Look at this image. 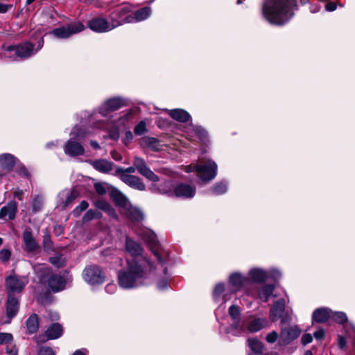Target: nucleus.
<instances>
[{
    "label": "nucleus",
    "mask_w": 355,
    "mask_h": 355,
    "mask_svg": "<svg viewBox=\"0 0 355 355\" xmlns=\"http://www.w3.org/2000/svg\"><path fill=\"white\" fill-rule=\"evenodd\" d=\"M92 165L97 171L107 173L112 170V163L105 159H98L92 162Z\"/></svg>",
    "instance_id": "c9c22d12"
},
{
    "label": "nucleus",
    "mask_w": 355,
    "mask_h": 355,
    "mask_svg": "<svg viewBox=\"0 0 355 355\" xmlns=\"http://www.w3.org/2000/svg\"><path fill=\"white\" fill-rule=\"evenodd\" d=\"M110 195L115 204L120 207L122 210L128 207L130 203L128 199L116 188L111 189Z\"/></svg>",
    "instance_id": "bb28decb"
},
{
    "label": "nucleus",
    "mask_w": 355,
    "mask_h": 355,
    "mask_svg": "<svg viewBox=\"0 0 355 355\" xmlns=\"http://www.w3.org/2000/svg\"><path fill=\"white\" fill-rule=\"evenodd\" d=\"M28 284V279L26 277H19L12 275L6 280V288L8 295L13 296L15 293H20L23 291L25 286Z\"/></svg>",
    "instance_id": "4468645a"
},
{
    "label": "nucleus",
    "mask_w": 355,
    "mask_h": 355,
    "mask_svg": "<svg viewBox=\"0 0 355 355\" xmlns=\"http://www.w3.org/2000/svg\"><path fill=\"white\" fill-rule=\"evenodd\" d=\"M248 345L253 352L252 353H261L263 349V344L257 339H249Z\"/></svg>",
    "instance_id": "c03bdc74"
},
{
    "label": "nucleus",
    "mask_w": 355,
    "mask_h": 355,
    "mask_svg": "<svg viewBox=\"0 0 355 355\" xmlns=\"http://www.w3.org/2000/svg\"><path fill=\"white\" fill-rule=\"evenodd\" d=\"M77 193L76 191H63L59 194L60 206L62 209L67 208L76 198Z\"/></svg>",
    "instance_id": "7c9ffc66"
},
{
    "label": "nucleus",
    "mask_w": 355,
    "mask_h": 355,
    "mask_svg": "<svg viewBox=\"0 0 355 355\" xmlns=\"http://www.w3.org/2000/svg\"><path fill=\"white\" fill-rule=\"evenodd\" d=\"M196 193V187L193 184H179V198H192Z\"/></svg>",
    "instance_id": "c756f323"
},
{
    "label": "nucleus",
    "mask_w": 355,
    "mask_h": 355,
    "mask_svg": "<svg viewBox=\"0 0 355 355\" xmlns=\"http://www.w3.org/2000/svg\"><path fill=\"white\" fill-rule=\"evenodd\" d=\"M295 0H267L262 6V15L271 24L282 26L294 15Z\"/></svg>",
    "instance_id": "f03ea898"
},
{
    "label": "nucleus",
    "mask_w": 355,
    "mask_h": 355,
    "mask_svg": "<svg viewBox=\"0 0 355 355\" xmlns=\"http://www.w3.org/2000/svg\"><path fill=\"white\" fill-rule=\"evenodd\" d=\"M19 307V303L17 298L14 296L8 295V300L6 303V320L2 321L3 324H8L11 320L17 315Z\"/></svg>",
    "instance_id": "a211bd4d"
},
{
    "label": "nucleus",
    "mask_w": 355,
    "mask_h": 355,
    "mask_svg": "<svg viewBox=\"0 0 355 355\" xmlns=\"http://www.w3.org/2000/svg\"><path fill=\"white\" fill-rule=\"evenodd\" d=\"M15 158L10 154H3L0 155V165L2 168L8 170L12 168L15 164Z\"/></svg>",
    "instance_id": "ea45409f"
},
{
    "label": "nucleus",
    "mask_w": 355,
    "mask_h": 355,
    "mask_svg": "<svg viewBox=\"0 0 355 355\" xmlns=\"http://www.w3.org/2000/svg\"><path fill=\"white\" fill-rule=\"evenodd\" d=\"M266 322L261 318H251L248 320H243V324L245 329V334L247 331L256 332L263 329Z\"/></svg>",
    "instance_id": "5701e85b"
},
{
    "label": "nucleus",
    "mask_w": 355,
    "mask_h": 355,
    "mask_svg": "<svg viewBox=\"0 0 355 355\" xmlns=\"http://www.w3.org/2000/svg\"><path fill=\"white\" fill-rule=\"evenodd\" d=\"M324 330L320 328L314 332L313 336L316 340H322L324 337Z\"/></svg>",
    "instance_id": "338daca9"
},
{
    "label": "nucleus",
    "mask_w": 355,
    "mask_h": 355,
    "mask_svg": "<svg viewBox=\"0 0 355 355\" xmlns=\"http://www.w3.org/2000/svg\"><path fill=\"white\" fill-rule=\"evenodd\" d=\"M85 29V26L80 21H76L69 24L67 26H61L52 31L55 37L60 39H67L71 35L78 33Z\"/></svg>",
    "instance_id": "ddd939ff"
},
{
    "label": "nucleus",
    "mask_w": 355,
    "mask_h": 355,
    "mask_svg": "<svg viewBox=\"0 0 355 355\" xmlns=\"http://www.w3.org/2000/svg\"><path fill=\"white\" fill-rule=\"evenodd\" d=\"M331 310L329 308H320L313 313V320L318 323H324L331 318Z\"/></svg>",
    "instance_id": "c85d7f7f"
},
{
    "label": "nucleus",
    "mask_w": 355,
    "mask_h": 355,
    "mask_svg": "<svg viewBox=\"0 0 355 355\" xmlns=\"http://www.w3.org/2000/svg\"><path fill=\"white\" fill-rule=\"evenodd\" d=\"M146 131V123L144 121H141L134 128V132L137 135H142Z\"/></svg>",
    "instance_id": "8fccbe9b"
},
{
    "label": "nucleus",
    "mask_w": 355,
    "mask_h": 355,
    "mask_svg": "<svg viewBox=\"0 0 355 355\" xmlns=\"http://www.w3.org/2000/svg\"><path fill=\"white\" fill-rule=\"evenodd\" d=\"M275 288V285L271 284L262 285L258 290V297L263 302H267L269 297L272 295Z\"/></svg>",
    "instance_id": "f704fd0d"
},
{
    "label": "nucleus",
    "mask_w": 355,
    "mask_h": 355,
    "mask_svg": "<svg viewBox=\"0 0 355 355\" xmlns=\"http://www.w3.org/2000/svg\"><path fill=\"white\" fill-rule=\"evenodd\" d=\"M88 207L87 202L83 200L80 202V204L76 207V209L73 211V214L75 216H79L80 214L85 211Z\"/></svg>",
    "instance_id": "603ef678"
},
{
    "label": "nucleus",
    "mask_w": 355,
    "mask_h": 355,
    "mask_svg": "<svg viewBox=\"0 0 355 355\" xmlns=\"http://www.w3.org/2000/svg\"><path fill=\"white\" fill-rule=\"evenodd\" d=\"M331 318L335 322L344 324L347 321L346 314L342 311H332L331 314Z\"/></svg>",
    "instance_id": "37998d69"
},
{
    "label": "nucleus",
    "mask_w": 355,
    "mask_h": 355,
    "mask_svg": "<svg viewBox=\"0 0 355 355\" xmlns=\"http://www.w3.org/2000/svg\"><path fill=\"white\" fill-rule=\"evenodd\" d=\"M150 8L149 7L143 8L137 10L136 12L132 10V18L134 19V23L147 19L150 16Z\"/></svg>",
    "instance_id": "4c0bfd02"
},
{
    "label": "nucleus",
    "mask_w": 355,
    "mask_h": 355,
    "mask_svg": "<svg viewBox=\"0 0 355 355\" xmlns=\"http://www.w3.org/2000/svg\"><path fill=\"white\" fill-rule=\"evenodd\" d=\"M338 345L340 349H344L347 345V340L345 336L339 335L338 336Z\"/></svg>",
    "instance_id": "0e129e2a"
},
{
    "label": "nucleus",
    "mask_w": 355,
    "mask_h": 355,
    "mask_svg": "<svg viewBox=\"0 0 355 355\" xmlns=\"http://www.w3.org/2000/svg\"><path fill=\"white\" fill-rule=\"evenodd\" d=\"M196 136L203 144H206L209 141L208 132L202 126H190L189 131H186L185 138L187 139L192 140Z\"/></svg>",
    "instance_id": "aec40b11"
},
{
    "label": "nucleus",
    "mask_w": 355,
    "mask_h": 355,
    "mask_svg": "<svg viewBox=\"0 0 355 355\" xmlns=\"http://www.w3.org/2000/svg\"><path fill=\"white\" fill-rule=\"evenodd\" d=\"M186 173L196 172L199 184H207L216 178L218 174V165L211 159H200L199 163L182 166Z\"/></svg>",
    "instance_id": "7ed1b4c3"
},
{
    "label": "nucleus",
    "mask_w": 355,
    "mask_h": 355,
    "mask_svg": "<svg viewBox=\"0 0 355 355\" xmlns=\"http://www.w3.org/2000/svg\"><path fill=\"white\" fill-rule=\"evenodd\" d=\"M125 250L132 257H135L134 259L143 260L144 258L141 259L137 258L142 255L143 248L139 243L129 237L125 239Z\"/></svg>",
    "instance_id": "393cba45"
},
{
    "label": "nucleus",
    "mask_w": 355,
    "mask_h": 355,
    "mask_svg": "<svg viewBox=\"0 0 355 355\" xmlns=\"http://www.w3.org/2000/svg\"><path fill=\"white\" fill-rule=\"evenodd\" d=\"M94 205L100 209H102L105 211H106V210L107 209V208L109 207V206L110 205L109 203H107L106 201H104L103 200H96L95 202H94Z\"/></svg>",
    "instance_id": "13d9d810"
},
{
    "label": "nucleus",
    "mask_w": 355,
    "mask_h": 355,
    "mask_svg": "<svg viewBox=\"0 0 355 355\" xmlns=\"http://www.w3.org/2000/svg\"><path fill=\"white\" fill-rule=\"evenodd\" d=\"M94 188L97 193L102 196L106 193L107 184L102 182H98L94 184Z\"/></svg>",
    "instance_id": "5fc2aeb1"
},
{
    "label": "nucleus",
    "mask_w": 355,
    "mask_h": 355,
    "mask_svg": "<svg viewBox=\"0 0 355 355\" xmlns=\"http://www.w3.org/2000/svg\"><path fill=\"white\" fill-rule=\"evenodd\" d=\"M278 333L275 331L270 332L266 336V340L269 343H275L278 338Z\"/></svg>",
    "instance_id": "052dcab7"
},
{
    "label": "nucleus",
    "mask_w": 355,
    "mask_h": 355,
    "mask_svg": "<svg viewBox=\"0 0 355 355\" xmlns=\"http://www.w3.org/2000/svg\"><path fill=\"white\" fill-rule=\"evenodd\" d=\"M17 211V204L14 201L9 202L0 210V218L3 220H12Z\"/></svg>",
    "instance_id": "cd10ccee"
},
{
    "label": "nucleus",
    "mask_w": 355,
    "mask_h": 355,
    "mask_svg": "<svg viewBox=\"0 0 355 355\" xmlns=\"http://www.w3.org/2000/svg\"><path fill=\"white\" fill-rule=\"evenodd\" d=\"M121 179L124 183L135 189L144 191L146 189L145 184L137 176L130 174L121 173Z\"/></svg>",
    "instance_id": "b1692460"
},
{
    "label": "nucleus",
    "mask_w": 355,
    "mask_h": 355,
    "mask_svg": "<svg viewBox=\"0 0 355 355\" xmlns=\"http://www.w3.org/2000/svg\"><path fill=\"white\" fill-rule=\"evenodd\" d=\"M122 213L132 221H139L143 219L142 212L136 207H133L130 203L129 206L121 210Z\"/></svg>",
    "instance_id": "473e14b6"
},
{
    "label": "nucleus",
    "mask_w": 355,
    "mask_h": 355,
    "mask_svg": "<svg viewBox=\"0 0 355 355\" xmlns=\"http://www.w3.org/2000/svg\"><path fill=\"white\" fill-rule=\"evenodd\" d=\"M235 293L230 286L223 282L216 284L212 292V297L214 303L218 305L216 310V315H218L220 311L225 309V304L230 300L232 295Z\"/></svg>",
    "instance_id": "39448f33"
},
{
    "label": "nucleus",
    "mask_w": 355,
    "mask_h": 355,
    "mask_svg": "<svg viewBox=\"0 0 355 355\" xmlns=\"http://www.w3.org/2000/svg\"><path fill=\"white\" fill-rule=\"evenodd\" d=\"M37 355H55V354L51 347H43L40 349Z\"/></svg>",
    "instance_id": "bf43d9fd"
},
{
    "label": "nucleus",
    "mask_w": 355,
    "mask_h": 355,
    "mask_svg": "<svg viewBox=\"0 0 355 355\" xmlns=\"http://www.w3.org/2000/svg\"><path fill=\"white\" fill-rule=\"evenodd\" d=\"M313 340V336L310 334H305L302 336L301 343L303 345L309 344Z\"/></svg>",
    "instance_id": "680f3d73"
},
{
    "label": "nucleus",
    "mask_w": 355,
    "mask_h": 355,
    "mask_svg": "<svg viewBox=\"0 0 355 355\" xmlns=\"http://www.w3.org/2000/svg\"><path fill=\"white\" fill-rule=\"evenodd\" d=\"M133 165L136 167L137 171L148 179L150 181L156 182L159 180L158 176L152 171L147 166L144 159L139 157H135Z\"/></svg>",
    "instance_id": "f3484780"
},
{
    "label": "nucleus",
    "mask_w": 355,
    "mask_h": 355,
    "mask_svg": "<svg viewBox=\"0 0 355 355\" xmlns=\"http://www.w3.org/2000/svg\"><path fill=\"white\" fill-rule=\"evenodd\" d=\"M228 314L231 318V324L226 328L225 332L239 336L243 334L245 329L241 320V309L236 304L231 305L228 309Z\"/></svg>",
    "instance_id": "1a4fd4ad"
},
{
    "label": "nucleus",
    "mask_w": 355,
    "mask_h": 355,
    "mask_svg": "<svg viewBox=\"0 0 355 355\" xmlns=\"http://www.w3.org/2000/svg\"><path fill=\"white\" fill-rule=\"evenodd\" d=\"M50 262L58 268H60L64 265V259L62 256L51 257Z\"/></svg>",
    "instance_id": "864d4df0"
},
{
    "label": "nucleus",
    "mask_w": 355,
    "mask_h": 355,
    "mask_svg": "<svg viewBox=\"0 0 355 355\" xmlns=\"http://www.w3.org/2000/svg\"><path fill=\"white\" fill-rule=\"evenodd\" d=\"M89 28L93 31L98 33L107 32L114 28L112 24H109L108 21L103 18H94L89 21Z\"/></svg>",
    "instance_id": "412c9836"
},
{
    "label": "nucleus",
    "mask_w": 355,
    "mask_h": 355,
    "mask_svg": "<svg viewBox=\"0 0 355 355\" xmlns=\"http://www.w3.org/2000/svg\"><path fill=\"white\" fill-rule=\"evenodd\" d=\"M43 40H40L37 42L36 49H34V44H33L31 42H26L17 46H9L6 48V51L8 53L14 52L16 56V59H26L37 53L43 47Z\"/></svg>",
    "instance_id": "423d86ee"
},
{
    "label": "nucleus",
    "mask_w": 355,
    "mask_h": 355,
    "mask_svg": "<svg viewBox=\"0 0 355 355\" xmlns=\"http://www.w3.org/2000/svg\"><path fill=\"white\" fill-rule=\"evenodd\" d=\"M125 105V100L119 97L110 98L105 101L100 107L99 112L103 116H106L109 112L119 109Z\"/></svg>",
    "instance_id": "6ab92c4d"
},
{
    "label": "nucleus",
    "mask_w": 355,
    "mask_h": 355,
    "mask_svg": "<svg viewBox=\"0 0 355 355\" xmlns=\"http://www.w3.org/2000/svg\"><path fill=\"white\" fill-rule=\"evenodd\" d=\"M133 138V135L132 133V132L130 131H127L125 133V135L123 138V144L125 145V146H128L132 141Z\"/></svg>",
    "instance_id": "e2e57ef3"
},
{
    "label": "nucleus",
    "mask_w": 355,
    "mask_h": 355,
    "mask_svg": "<svg viewBox=\"0 0 355 355\" xmlns=\"http://www.w3.org/2000/svg\"><path fill=\"white\" fill-rule=\"evenodd\" d=\"M38 318L36 314L31 315L26 321V327L28 334L35 333L38 329Z\"/></svg>",
    "instance_id": "a19ab883"
},
{
    "label": "nucleus",
    "mask_w": 355,
    "mask_h": 355,
    "mask_svg": "<svg viewBox=\"0 0 355 355\" xmlns=\"http://www.w3.org/2000/svg\"><path fill=\"white\" fill-rule=\"evenodd\" d=\"M43 245L45 250H53V243L49 235L44 236Z\"/></svg>",
    "instance_id": "6e6d98bb"
},
{
    "label": "nucleus",
    "mask_w": 355,
    "mask_h": 355,
    "mask_svg": "<svg viewBox=\"0 0 355 355\" xmlns=\"http://www.w3.org/2000/svg\"><path fill=\"white\" fill-rule=\"evenodd\" d=\"M11 256V252L10 250L6 249H3L0 251V260L3 262H6L9 260Z\"/></svg>",
    "instance_id": "4d7b16f0"
},
{
    "label": "nucleus",
    "mask_w": 355,
    "mask_h": 355,
    "mask_svg": "<svg viewBox=\"0 0 355 355\" xmlns=\"http://www.w3.org/2000/svg\"><path fill=\"white\" fill-rule=\"evenodd\" d=\"M23 240L25 245V248L28 252H34L39 247L30 230H25L24 232Z\"/></svg>",
    "instance_id": "2f4dec72"
},
{
    "label": "nucleus",
    "mask_w": 355,
    "mask_h": 355,
    "mask_svg": "<svg viewBox=\"0 0 355 355\" xmlns=\"http://www.w3.org/2000/svg\"><path fill=\"white\" fill-rule=\"evenodd\" d=\"M71 138L66 143L64 150L67 155L71 157L83 155L84 147L78 141L86 137V133L78 127H74L71 132Z\"/></svg>",
    "instance_id": "20e7f679"
},
{
    "label": "nucleus",
    "mask_w": 355,
    "mask_h": 355,
    "mask_svg": "<svg viewBox=\"0 0 355 355\" xmlns=\"http://www.w3.org/2000/svg\"><path fill=\"white\" fill-rule=\"evenodd\" d=\"M228 283L231 289L236 293L239 291L243 290L248 295L255 296L257 293L250 290L249 285V278L241 272H234L228 277Z\"/></svg>",
    "instance_id": "6e6552de"
},
{
    "label": "nucleus",
    "mask_w": 355,
    "mask_h": 355,
    "mask_svg": "<svg viewBox=\"0 0 355 355\" xmlns=\"http://www.w3.org/2000/svg\"><path fill=\"white\" fill-rule=\"evenodd\" d=\"M286 303L287 301L284 298L274 302L270 310V319L272 322L280 320L282 324H286L291 320L289 312L285 310Z\"/></svg>",
    "instance_id": "9b49d317"
},
{
    "label": "nucleus",
    "mask_w": 355,
    "mask_h": 355,
    "mask_svg": "<svg viewBox=\"0 0 355 355\" xmlns=\"http://www.w3.org/2000/svg\"><path fill=\"white\" fill-rule=\"evenodd\" d=\"M140 144L143 147L149 148L153 151H159L162 150V145L158 139L150 137H144L140 139Z\"/></svg>",
    "instance_id": "72a5a7b5"
},
{
    "label": "nucleus",
    "mask_w": 355,
    "mask_h": 355,
    "mask_svg": "<svg viewBox=\"0 0 355 355\" xmlns=\"http://www.w3.org/2000/svg\"><path fill=\"white\" fill-rule=\"evenodd\" d=\"M210 191L215 195H223L227 191V183L225 181L218 182L210 188Z\"/></svg>",
    "instance_id": "58836bf2"
},
{
    "label": "nucleus",
    "mask_w": 355,
    "mask_h": 355,
    "mask_svg": "<svg viewBox=\"0 0 355 355\" xmlns=\"http://www.w3.org/2000/svg\"><path fill=\"white\" fill-rule=\"evenodd\" d=\"M267 271L268 274V279L270 278L274 281H278L282 277L281 271L276 268H270Z\"/></svg>",
    "instance_id": "de8ad7c7"
},
{
    "label": "nucleus",
    "mask_w": 355,
    "mask_h": 355,
    "mask_svg": "<svg viewBox=\"0 0 355 355\" xmlns=\"http://www.w3.org/2000/svg\"><path fill=\"white\" fill-rule=\"evenodd\" d=\"M190 126H194L191 115L186 110L179 109V132H182V136L186 137V131H189Z\"/></svg>",
    "instance_id": "4be33fe9"
},
{
    "label": "nucleus",
    "mask_w": 355,
    "mask_h": 355,
    "mask_svg": "<svg viewBox=\"0 0 355 355\" xmlns=\"http://www.w3.org/2000/svg\"><path fill=\"white\" fill-rule=\"evenodd\" d=\"M83 277L87 283L94 286L103 284L105 279V275L99 266L91 265L84 269Z\"/></svg>",
    "instance_id": "f8f14e48"
},
{
    "label": "nucleus",
    "mask_w": 355,
    "mask_h": 355,
    "mask_svg": "<svg viewBox=\"0 0 355 355\" xmlns=\"http://www.w3.org/2000/svg\"><path fill=\"white\" fill-rule=\"evenodd\" d=\"M66 283V279L59 275H53L48 279L49 287L55 293L63 290Z\"/></svg>",
    "instance_id": "a878e982"
},
{
    "label": "nucleus",
    "mask_w": 355,
    "mask_h": 355,
    "mask_svg": "<svg viewBox=\"0 0 355 355\" xmlns=\"http://www.w3.org/2000/svg\"><path fill=\"white\" fill-rule=\"evenodd\" d=\"M62 334V328L58 323L52 324L46 331V336L48 339H56Z\"/></svg>",
    "instance_id": "e433bc0d"
},
{
    "label": "nucleus",
    "mask_w": 355,
    "mask_h": 355,
    "mask_svg": "<svg viewBox=\"0 0 355 355\" xmlns=\"http://www.w3.org/2000/svg\"><path fill=\"white\" fill-rule=\"evenodd\" d=\"M247 277L249 278V285L250 290L254 287V284H261L265 282L268 279L267 270L260 267H252L247 272Z\"/></svg>",
    "instance_id": "dca6fc26"
},
{
    "label": "nucleus",
    "mask_w": 355,
    "mask_h": 355,
    "mask_svg": "<svg viewBox=\"0 0 355 355\" xmlns=\"http://www.w3.org/2000/svg\"><path fill=\"white\" fill-rule=\"evenodd\" d=\"M132 10V7L130 4H124L116 8L111 14L112 27L114 28L124 23H134Z\"/></svg>",
    "instance_id": "9d476101"
},
{
    "label": "nucleus",
    "mask_w": 355,
    "mask_h": 355,
    "mask_svg": "<svg viewBox=\"0 0 355 355\" xmlns=\"http://www.w3.org/2000/svg\"><path fill=\"white\" fill-rule=\"evenodd\" d=\"M143 239L149 245L158 262L162 265L164 264L168 256V252L159 245L156 234L151 230H147L143 234Z\"/></svg>",
    "instance_id": "0eeeda50"
},
{
    "label": "nucleus",
    "mask_w": 355,
    "mask_h": 355,
    "mask_svg": "<svg viewBox=\"0 0 355 355\" xmlns=\"http://www.w3.org/2000/svg\"><path fill=\"white\" fill-rule=\"evenodd\" d=\"M43 205V198L40 196H37L34 198L32 207L34 212H37L41 210Z\"/></svg>",
    "instance_id": "a18cd8bd"
},
{
    "label": "nucleus",
    "mask_w": 355,
    "mask_h": 355,
    "mask_svg": "<svg viewBox=\"0 0 355 355\" xmlns=\"http://www.w3.org/2000/svg\"><path fill=\"white\" fill-rule=\"evenodd\" d=\"M156 123L161 128H164L168 125V123L162 117H159L157 119Z\"/></svg>",
    "instance_id": "774afa93"
},
{
    "label": "nucleus",
    "mask_w": 355,
    "mask_h": 355,
    "mask_svg": "<svg viewBox=\"0 0 355 355\" xmlns=\"http://www.w3.org/2000/svg\"><path fill=\"white\" fill-rule=\"evenodd\" d=\"M168 281L167 279H160L157 282V288L160 290H164L168 287Z\"/></svg>",
    "instance_id": "69168bd1"
},
{
    "label": "nucleus",
    "mask_w": 355,
    "mask_h": 355,
    "mask_svg": "<svg viewBox=\"0 0 355 355\" xmlns=\"http://www.w3.org/2000/svg\"><path fill=\"white\" fill-rule=\"evenodd\" d=\"M302 333V330L297 325L282 327L279 338V345H287L297 338Z\"/></svg>",
    "instance_id": "2eb2a0df"
},
{
    "label": "nucleus",
    "mask_w": 355,
    "mask_h": 355,
    "mask_svg": "<svg viewBox=\"0 0 355 355\" xmlns=\"http://www.w3.org/2000/svg\"><path fill=\"white\" fill-rule=\"evenodd\" d=\"M146 265L153 268L152 262L146 257L143 260H127L126 268L118 272L119 285L123 288L130 289L144 284L148 276Z\"/></svg>",
    "instance_id": "f257e3e1"
},
{
    "label": "nucleus",
    "mask_w": 355,
    "mask_h": 355,
    "mask_svg": "<svg viewBox=\"0 0 355 355\" xmlns=\"http://www.w3.org/2000/svg\"><path fill=\"white\" fill-rule=\"evenodd\" d=\"M35 272L40 281H43L45 277L49 274L50 270L46 266L40 264L34 267Z\"/></svg>",
    "instance_id": "79ce46f5"
},
{
    "label": "nucleus",
    "mask_w": 355,
    "mask_h": 355,
    "mask_svg": "<svg viewBox=\"0 0 355 355\" xmlns=\"http://www.w3.org/2000/svg\"><path fill=\"white\" fill-rule=\"evenodd\" d=\"M13 337L12 334L8 333H0V345H9L12 343Z\"/></svg>",
    "instance_id": "3c124183"
},
{
    "label": "nucleus",
    "mask_w": 355,
    "mask_h": 355,
    "mask_svg": "<svg viewBox=\"0 0 355 355\" xmlns=\"http://www.w3.org/2000/svg\"><path fill=\"white\" fill-rule=\"evenodd\" d=\"M101 216V214L100 212L96 211L92 209H89L84 215V216L83 218V222H87L89 220H92L94 218H100Z\"/></svg>",
    "instance_id": "49530a36"
},
{
    "label": "nucleus",
    "mask_w": 355,
    "mask_h": 355,
    "mask_svg": "<svg viewBox=\"0 0 355 355\" xmlns=\"http://www.w3.org/2000/svg\"><path fill=\"white\" fill-rule=\"evenodd\" d=\"M344 327L345 329L347 336L349 339L352 340L353 345L355 347V327L346 324Z\"/></svg>",
    "instance_id": "09e8293b"
}]
</instances>
